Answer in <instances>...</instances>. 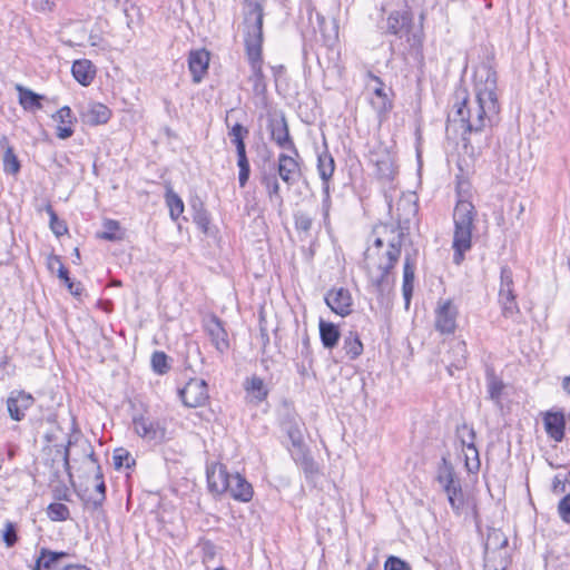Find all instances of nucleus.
Returning a JSON list of instances; mask_svg holds the SVG:
<instances>
[{"label": "nucleus", "instance_id": "nucleus-56", "mask_svg": "<svg viewBox=\"0 0 570 570\" xmlns=\"http://www.w3.org/2000/svg\"><path fill=\"white\" fill-rule=\"evenodd\" d=\"M33 7L37 11L50 12L55 9L56 2L55 0H36Z\"/></svg>", "mask_w": 570, "mask_h": 570}, {"label": "nucleus", "instance_id": "nucleus-1", "mask_svg": "<svg viewBox=\"0 0 570 570\" xmlns=\"http://www.w3.org/2000/svg\"><path fill=\"white\" fill-rule=\"evenodd\" d=\"M497 72L489 63H481L474 71L473 100L466 89L455 91V102L448 116L446 130H460L464 147L472 145V136L481 135L499 120L500 104L497 95Z\"/></svg>", "mask_w": 570, "mask_h": 570}, {"label": "nucleus", "instance_id": "nucleus-24", "mask_svg": "<svg viewBox=\"0 0 570 570\" xmlns=\"http://www.w3.org/2000/svg\"><path fill=\"white\" fill-rule=\"evenodd\" d=\"M448 371L453 375L452 368L462 370L466 364L468 350L463 341H454L449 351Z\"/></svg>", "mask_w": 570, "mask_h": 570}, {"label": "nucleus", "instance_id": "nucleus-40", "mask_svg": "<svg viewBox=\"0 0 570 570\" xmlns=\"http://www.w3.org/2000/svg\"><path fill=\"white\" fill-rule=\"evenodd\" d=\"M416 200L417 199H416L415 193L404 194V197L401 199V202L399 204V209L404 210L406 219L410 216L415 215V213L417 212Z\"/></svg>", "mask_w": 570, "mask_h": 570}, {"label": "nucleus", "instance_id": "nucleus-61", "mask_svg": "<svg viewBox=\"0 0 570 570\" xmlns=\"http://www.w3.org/2000/svg\"><path fill=\"white\" fill-rule=\"evenodd\" d=\"M61 570H90V568H88L85 564L75 563V564H65Z\"/></svg>", "mask_w": 570, "mask_h": 570}, {"label": "nucleus", "instance_id": "nucleus-45", "mask_svg": "<svg viewBox=\"0 0 570 570\" xmlns=\"http://www.w3.org/2000/svg\"><path fill=\"white\" fill-rule=\"evenodd\" d=\"M153 370L158 374H165L169 370L167 355L164 352H155L151 356Z\"/></svg>", "mask_w": 570, "mask_h": 570}, {"label": "nucleus", "instance_id": "nucleus-48", "mask_svg": "<svg viewBox=\"0 0 570 570\" xmlns=\"http://www.w3.org/2000/svg\"><path fill=\"white\" fill-rule=\"evenodd\" d=\"M295 227L297 230L307 233L312 227L313 218L304 212H296L294 215Z\"/></svg>", "mask_w": 570, "mask_h": 570}, {"label": "nucleus", "instance_id": "nucleus-47", "mask_svg": "<svg viewBox=\"0 0 570 570\" xmlns=\"http://www.w3.org/2000/svg\"><path fill=\"white\" fill-rule=\"evenodd\" d=\"M3 542L8 548L13 547L18 541L17 528L14 523L8 521L2 531Z\"/></svg>", "mask_w": 570, "mask_h": 570}, {"label": "nucleus", "instance_id": "nucleus-35", "mask_svg": "<svg viewBox=\"0 0 570 570\" xmlns=\"http://www.w3.org/2000/svg\"><path fill=\"white\" fill-rule=\"evenodd\" d=\"M317 169L320 173V178H332L335 164L333 157L327 151H324L317 156Z\"/></svg>", "mask_w": 570, "mask_h": 570}, {"label": "nucleus", "instance_id": "nucleus-19", "mask_svg": "<svg viewBox=\"0 0 570 570\" xmlns=\"http://www.w3.org/2000/svg\"><path fill=\"white\" fill-rule=\"evenodd\" d=\"M227 492L239 502H249L254 494L252 484L239 473L232 475Z\"/></svg>", "mask_w": 570, "mask_h": 570}, {"label": "nucleus", "instance_id": "nucleus-20", "mask_svg": "<svg viewBox=\"0 0 570 570\" xmlns=\"http://www.w3.org/2000/svg\"><path fill=\"white\" fill-rule=\"evenodd\" d=\"M209 65V52L205 49L195 50L189 53L188 66L193 76V81L199 83L207 72Z\"/></svg>", "mask_w": 570, "mask_h": 570}, {"label": "nucleus", "instance_id": "nucleus-23", "mask_svg": "<svg viewBox=\"0 0 570 570\" xmlns=\"http://www.w3.org/2000/svg\"><path fill=\"white\" fill-rule=\"evenodd\" d=\"M71 72L81 86H89L96 76V68L90 60L79 59L73 61Z\"/></svg>", "mask_w": 570, "mask_h": 570}, {"label": "nucleus", "instance_id": "nucleus-8", "mask_svg": "<svg viewBox=\"0 0 570 570\" xmlns=\"http://www.w3.org/2000/svg\"><path fill=\"white\" fill-rule=\"evenodd\" d=\"M434 314V326L438 332L448 335L455 332L459 311L451 299H440Z\"/></svg>", "mask_w": 570, "mask_h": 570}, {"label": "nucleus", "instance_id": "nucleus-22", "mask_svg": "<svg viewBox=\"0 0 570 570\" xmlns=\"http://www.w3.org/2000/svg\"><path fill=\"white\" fill-rule=\"evenodd\" d=\"M53 120L59 125L57 126V137L60 139H68L73 135L72 125L76 118L72 115L70 107H61L53 116Z\"/></svg>", "mask_w": 570, "mask_h": 570}, {"label": "nucleus", "instance_id": "nucleus-25", "mask_svg": "<svg viewBox=\"0 0 570 570\" xmlns=\"http://www.w3.org/2000/svg\"><path fill=\"white\" fill-rule=\"evenodd\" d=\"M373 161L376 168V178H394L399 175V167L390 154H379Z\"/></svg>", "mask_w": 570, "mask_h": 570}, {"label": "nucleus", "instance_id": "nucleus-38", "mask_svg": "<svg viewBox=\"0 0 570 570\" xmlns=\"http://www.w3.org/2000/svg\"><path fill=\"white\" fill-rule=\"evenodd\" d=\"M499 293L507 295L514 293L513 274L511 268L508 266L501 267Z\"/></svg>", "mask_w": 570, "mask_h": 570}, {"label": "nucleus", "instance_id": "nucleus-5", "mask_svg": "<svg viewBox=\"0 0 570 570\" xmlns=\"http://www.w3.org/2000/svg\"><path fill=\"white\" fill-rule=\"evenodd\" d=\"M384 32L405 39L410 48H415L421 45L420 36L413 31V16L409 9L393 11L389 14L384 27Z\"/></svg>", "mask_w": 570, "mask_h": 570}, {"label": "nucleus", "instance_id": "nucleus-62", "mask_svg": "<svg viewBox=\"0 0 570 570\" xmlns=\"http://www.w3.org/2000/svg\"><path fill=\"white\" fill-rule=\"evenodd\" d=\"M562 387L568 394H570V375L563 379Z\"/></svg>", "mask_w": 570, "mask_h": 570}, {"label": "nucleus", "instance_id": "nucleus-31", "mask_svg": "<svg viewBox=\"0 0 570 570\" xmlns=\"http://www.w3.org/2000/svg\"><path fill=\"white\" fill-rule=\"evenodd\" d=\"M298 156L293 153L286 155L281 154L278 158V174L281 178H289L291 175H295L299 171V165L296 160Z\"/></svg>", "mask_w": 570, "mask_h": 570}, {"label": "nucleus", "instance_id": "nucleus-54", "mask_svg": "<svg viewBox=\"0 0 570 570\" xmlns=\"http://www.w3.org/2000/svg\"><path fill=\"white\" fill-rule=\"evenodd\" d=\"M570 487V482L567 478L561 479L560 475H556L552 481V492L553 493H564L567 489Z\"/></svg>", "mask_w": 570, "mask_h": 570}, {"label": "nucleus", "instance_id": "nucleus-55", "mask_svg": "<svg viewBox=\"0 0 570 570\" xmlns=\"http://www.w3.org/2000/svg\"><path fill=\"white\" fill-rule=\"evenodd\" d=\"M237 158V166L239 168L238 178H249L250 168L247 156H240Z\"/></svg>", "mask_w": 570, "mask_h": 570}, {"label": "nucleus", "instance_id": "nucleus-12", "mask_svg": "<svg viewBox=\"0 0 570 570\" xmlns=\"http://www.w3.org/2000/svg\"><path fill=\"white\" fill-rule=\"evenodd\" d=\"M325 303L335 314L345 317L353 311V298L347 288L334 287L325 295Z\"/></svg>", "mask_w": 570, "mask_h": 570}, {"label": "nucleus", "instance_id": "nucleus-60", "mask_svg": "<svg viewBox=\"0 0 570 570\" xmlns=\"http://www.w3.org/2000/svg\"><path fill=\"white\" fill-rule=\"evenodd\" d=\"M323 191H324V194H325V198H324L325 215H327V210H328V209H327V205H326V203H327V200H328V198H330V194H328V191H330L328 180H323Z\"/></svg>", "mask_w": 570, "mask_h": 570}, {"label": "nucleus", "instance_id": "nucleus-14", "mask_svg": "<svg viewBox=\"0 0 570 570\" xmlns=\"http://www.w3.org/2000/svg\"><path fill=\"white\" fill-rule=\"evenodd\" d=\"M459 438L461 440L462 446L465 448L469 452H473V458H470L469 453H465V466L469 472H476L480 469V459L479 452L475 446V431L473 428L463 424L458 429Z\"/></svg>", "mask_w": 570, "mask_h": 570}, {"label": "nucleus", "instance_id": "nucleus-58", "mask_svg": "<svg viewBox=\"0 0 570 570\" xmlns=\"http://www.w3.org/2000/svg\"><path fill=\"white\" fill-rule=\"evenodd\" d=\"M68 289L73 296H80L82 293V285L80 282H73L69 284Z\"/></svg>", "mask_w": 570, "mask_h": 570}, {"label": "nucleus", "instance_id": "nucleus-30", "mask_svg": "<svg viewBox=\"0 0 570 570\" xmlns=\"http://www.w3.org/2000/svg\"><path fill=\"white\" fill-rule=\"evenodd\" d=\"M370 102L380 116L387 114L393 107L392 100L389 98L385 89L373 88Z\"/></svg>", "mask_w": 570, "mask_h": 570}, {"label": "nucleus", "instance_id": "nucleus-4", "mask_svg": "<svg viewBox=\"0 0 570 570\" xmlns=\"http://www.w3.org/2000/svg\"><path fill=\"white\" fill-rule=\"evenodd\" d=\"M470 187V180H458L456 194L459 199L453 213L454 233L452 242L453 262L456 265L462 263L464 254L472 247V229L476 212L474 205L465 199Z\"/></svg>", "mask_w": 570, "mask_h": 570}, {"label": "nucleus", "instance_id": "nucleus-13", "mask_svg": "<svg viewBox=\"0 0 570 570\" xmlns=\"http://www.w3.org/2000/svg\"><path fill=\"white\" fill-rule=\"evenodd\" d=\"M289 438L293 445L297 448V451L293 454V459L303 470L305 478L308 481H315L320 474L318 464L302 446V438L299 435H296L294 432H289Z\"/></svg>", "mask_w": 570, "mask_h": 570}, {"label": "nucleus", "instance_id": "nucleus-64", "mask_svg": "<svg viewBox=\"0 0 570 570\" xmlns=\"http://www.w3.org/2000/svg\"><path fill=\"white\" fill-rule=\"evenodd\" d=\"M60 279L65 282V284L67 285V287H69V284H70V283H73V282L70 279V277H69V273L67 274V278H60Z\"/></svg>", "mask_w": 570, "mask_h": 570}, {"label": "nucleus", "instance_id": "nucleus-2", "mask_svg": "<svg viewBox=\"0 0 570 570\" xmlns=\"http://www.w3.org/2000/svg\"><path fill=\"white\" fill-rule=\"evenodd\" d=\"M379 235L364 253V269L372 291L380 297L389 294L393 287L394 269L400 256L403 234L384 225L374 230Z\"/></svg>", "mask_w": 570, "mask_h": 570}, {"label": "nucleus", "instance_id": "nucleus-46", "mask_svg": "<svg viewBox=\"0 0 570 570\" xmlns=\"http://www.w3.org/2000/svg\"><path fill=\"white\" fill-rule=\"evenodd\" d=\"M249 130L243 125L236 122L229 130L228 136L234 145L240 144L245 141V138L248 136Z\"/></svg>", "mask_w": 570, "mask_h": 570}, {"label": "nucleus", "instance_id": "nucleus-51", "mask_svg": "<svg viewBox=\"0 0 570 570\" xmlns=\"http://www.w3.org/2000/svg\"><path fill=\"white\" fill-rule=\"evenodd\" d=\"M266 185V189L268 191L269 198L272 203H276L277 205L282 204V199L278 194L279 186L277 180H263Z\"/></svg>", "mask_w": 570, "mask_h": 570}, {"label": "nucleus", "instance_id": "nucleus-34", "mask_svg": "<svg viewBox=\"0 0 570 570\" xmlns=\"http://www.w3.org/2000/svg\"><path fill=\"white\" fill-rule=\"evenodd\" d=\"M344 350L350 360H356L363 352V344L356 333L351 332L344 340Z\"/></svg>", "mask_w": 570, "mask_h": 570}, {"label": "nucleus", "instance_id": "nucleus-37", "mask_svg": "<svg viewBox=\"0 0 570 570\" xmlns=\"http://www.w3.org/2000/svg\"><path fill=\"white\" fill-rule=\"evenodd\" d=\"M499 303L504 317H512L514 314L519 313L515 293L510 295L499 293Z\"/></svg>", "mask_w": 570, "mask_h": 570}, {"label": "nucleus", "instance_id": "nucleus-50", "mask_svg": "<svg viewBox=\"0 0 570 570\" xmlns=\"http://www.w3.org/2000/svg\"><path fill=\"white\" fill-rule=\"evenodd\" d=\"M384 570H412L411 566L399 557L390 556L385 563Z\"/></svg>", "mask_w": 570, "mask_h": 570}, {"label": "nucleus", "instance_id": "nucleus-21", "mask_svg": "<svg viewBox=\"0 0 570 570\" xmlns=\"http://www.w3.org/2000/svg\"><path fill=\"white\" fill-rule=\"evenodd\" d=\"M414 278H415V259L411 254H406L404 257L403 265V284H402V294L405 302V308L407 309L411 304V298L414 289Z\"/></svg>", "mask_w": 570, "mask_h": 570}, {"label": "nucleus", "instance_id": "nucleus-16", "mask_svg": "<svg viewBox=\"0 0 570 570\" xmlns=\"http://www.w3.org/2000/svg\"><path fill=\"white\" fill-rule=\"evenodd\" d=\"M205 331L208 334L212 344L219 353H225L229 348L228 334L223 322L215 315H212L205 323Z\"/></svg>", "mask_w": 570, "mask_h": 570}, {"label": "nucleus", "instance_id": "nucleus-59", "mask_svg": "<svg viewBox=\"0 0 570 570\" xmlns=\"http://www.w3.org/2000/svg\"><path fill=\"white\" fill-rule=\"evenodd\" d=\"M367 77H368V79H370L371 81H373V82H374V86H372V89H373V88L385 89V88H384V87H385V85H384V82L382 81V79H381L380 77L375 76V75H374V73H372V72H368V73H367Z\"/></svg>", "mask_w": 570, "mask_h": 570}, {"label": "nucleus", "instance_id": "nucleus-41", "mask_svg": "<svg viewBox=\"0 0 570 570\" xmlns=\"http://www.w3.org/2000/svg\"><path fill=\"white\" fill-rule=\"evenodd\" d=\"M247 391L252 392L258 401H263L267 396V390L264 381L258 376H253L246 386Z\"/></svg>", "mask_w": 570, "mask_h": 570}, {"label": "nucleus", "instance_id": "nucleus-27", "mask_svg": "<svg viewBox=\"0 0 570 570\" xmlns=\"http://www.w3.org/2000/svg\"><path fill=\"white\" fill-rule=\"evenodd\" d=\"M318 326L320 337L323 346L328 350L334 348L337 345L338 340L341 337L338 327L331 322H325L324 320L320 321Z\"/></svg>", "mask_w": 570, "mask_h": 570}, {"label": "nucleus", "instance_id": "nucleus-15", "mask_svg": "<svg viewBox=\"0 0 570 570\" xmlns=\"http://www.w3.org/2000/svg\"><path fill=\"white\" fill-rule=\"evenodd\" d=\"M233 474L227 471L226 465L216 463L207 469L208 489L214 494L226 493Z\"/></svg>", "mask_w": 570, "mask_h": 570}, {"label": "nucleus", "instance_id": "nucleus-10", "mask_svg": "<svg viewBox=\"0 0 570 570\" xmlns=\"http://www.w3.org/2000/svg\"><path fill=\"white\" fill-rule=\"evenodd\" d=\"M268 129L271 132L272 140L282 149L293 153L298 156V151L295 144L289 135L287 120L284 114L278 118L273 117L268 120Z\"/></svg>", "mask_w": 570, "mask_h": 570}, {"label": "nucleus", "instance_id": "nucleus-43", "mask_svg": "<svg viewBox=\"0 0 570 570\" xmlns=\"http://www.w3.org/2000/svg\"><path fill=\"white\" fill-rule=\"evenodd\" d=\"M46 210L47 213L49 214V217H50V228L52 230V233L57 236H61L63 234L67 233V226L65 224L63 220H60L56 214V212L53 210L52 206L51 205H47L46 207Z\"/></svg>", "mask_w": 570, "mask_h": 570}, {"label": "nucleus", "instance_id": "nucleus-53", "mask_svg": "<svg viewBox=\"0 0 570 570\" xmlns=\"http://www.w3.org/2000/svg\"><path fill=\"white\" fill-rule=\"evenodd\" d=\"M106 230L102 233L101 237L107 240L117 239L115 232L119 228V224L116 220H106L104 224Z\"/></svg>", "mask_w": 570, "mask_h": 570}, {"label": "nucleus", "instance_id": "nucleus-32", "mask_svg": "<svg viewBox=\"0 0 570 570\" xmlns=\"http://www.w3.org/2000/svg\"><path fill=\"white\" fill-rule=\"evenodd\" d=\"M166 205L169 209V215L173 220H177L179 216L184 213V202L179 197L178 194H176L170 185L166 186V194H165Z\"/></svg>", "mask_w": 570, "mask_h": 570}, {"label": "nucleus", "instance_id": "nucleus-63", "mask_svg": "<svg viewBox=\"0 0 570 570\" xmlns=\"http://www.w3.org/2000/svg\"><path fill=\"white\" fill-rule=\"evenodd\" d=\"M235 147H236V153H237V151H243L244 149H246L245 141H244V142H240V144L235 145Z\"/></svg>", "mask_w": 570, "mask_h": 570}, {"label": "nucleus", "instance_id": "nucleus-57", "mask_svg": "<svg viewBox=\"0 0 570 570\" xmlns=\"http://www.w3.org/2000/svg\"><path fill=\"white\" fill-rule=\"evenodd\" d=\"M72 444L71 440L68 441L67 445L61 446L62 450H58L59 453L62 455L63 466L65 470L69 472L70 470V445Z\"/></svg>", "mask_w": 570, "mask_h": 570}, {"label": "nucleus", "instance_id": "nucleus-26", "mask_svg": "<svg viewBox=\"0 0 570 570\" xmlns=\"http://www.w3.org/2000/svg\"><path fill=\"white\" fill-rule=\"evenodd\" d=\"M111 116L110 109L100 102L90 104L83 114L86 122L90 125L106 124Z\"/></svg>", "mask_w": 570, "mask_h": 570}, {"label": "nucleus", "instance_id": "nucleus-6", "mask_svg": "<svg viewBox=\"0 0 570 570\" xmlns=\"http://www.w3.org/2000/svg\"><path fill=\"white\" fill-rule=\"evenodd\" d=\"M82 452L85 454L86 461L91 465L92 470H95V479L97 484L95 487V493L82 497V501L86 508L98 510L102 507L106 500V484L104 482V475L101 472V468L98 464V461L95 456V451L92 445L88 441H82L80 443Z\"/></svg>", "mask_w": 570, "mask_h": 570}, {"label": "nucleus", "instance_id": "nucleus-7", "mask_svg": "<svg viewBox=\"0 0 570 570\" xmlns=\"http://www.w3.org/2000/svg\"><path fill=\"white\" fill-rule=\"evenodd\" d=\"M132 426L136 434L146 441L163 442L166 439V426L160 420L138 415L132 417Z\"/></svg>", "mask_w": 570, "mask_h": 570}, {"label": "nucleus", "instance_id": "nucleus-52", "mask_svg": "<svg viewBox=\"0 0 570 570\" xmlns=\"http://www.w3.org/2000/svg\"><path fill=\"white\" fill-rule=\"evenodd\" d=\"M503 384L497 379H491L488 383V393L492 400H499L502 393Z\"/></svg>", "mask_w": 570, "mask_h": 570}, {"label": "nucleus", "instance_id": "nucleus-18", "mask_svg": "<svg viewBox=\"0 0 570 570\" xmlns=\"http://www.w3.org/2000/svg\"><path fill=\"white\" fill-rule=\"evenodd\" d=\"M543 424L547 434L553 441L561 442L563 440L566 430V419L562 412H547L543 416Z\"/></svg>", "mask_w": 570, "mask_h": 570}, {"label": "nucleus", "instance_id": "nucleus-39", "mask_svg": "<svg viewBox=\"0 0 570 570\" xmlns=\"http://www.w3.org/2000/svg\"><path fill=\"white\" fill-rule=\"evenodd\" d=\"M3 169L7 175H16L20 169V163L10 146L7 147L3 155Z\"/></svg>", "mask_w": 570, "mask_h": 570}, {"label": "nucleus", "instance_id": "nucleus-9", "mask_svg": "<svg viewBox=\"0 0 570 570\" xmlns=\"http://www.w3.org/2000/svg\"><path fill=\"white\" fill-rule=\"evenodd\" d=\"M179 397L187 407L205 405L209 397L207 383L200 379L189 380L186 385L179 390Z\"/></svg>", "mask_w": 570, "mask_h": 570}, {"label": "nucleus", "instance_id": "nucleus-49", "mask_svg": "<svg viewBox=\"0 0 570 570\" xmlns=\"http://www.w3.org/2000/svg\"><path fill=\"white\" fill-rule=\"evenodd\" d=\"M558 514L564 523L570 524V492L559 501Z\"/></svg>", "mask_w": 570, "mask_h": 570}, {"label": "nucleus", "instance_id": "nucleus-3", "mask_svg": "<svg viewBox=\"0 0 570 570\" xmlns=\"http://www.w3.org/2000/svg\"><path fill=\"white\" fill-rule=\"evenodd\" d=\"M263 21L264 9L257 1H247L244 8V42L246 55L250 65L249 82L253 85L255 96H265L267 86L263 73Z\"/></svg>", "mask_w": 570, "mask_h": 570}, {"label": "nucleus", "instance_id": "nucleus-29", "mask_svg": "<svg viewBox=\"0 0 570 570\" xmlns=\"http://www.w3.org/2000/svg\"><path fill=\"white\" fill-rule=\"evenodd\" d=\"M436 481L443 490L459 481L452 464L446 460V458H442L441 460L438 468Z\"/></svg>", "mask_w": 570, "mask_h": 570}, {"label": "nucleus", "instance_id": "nucleus-11", "mask_svg": "<svg viewBox=\"0 0 570 570\" xmlns=\"http://www.w3.org/2000/svg\"><path fill=\"white\" fill-rule=\"evenodd\" d=\"M33 403L35 397L30 393L23 390L11 391L7 399V410L9 416L13 421H22L27 411L33 405Z\"/></svg>", "mask_w": 570, "mask_h": 570}, {"label": "nucleus", "instance_id": "nucleus-36", "mask_svg": "<svg viewBox=\"0 0 570 570\" xmlns=\"http://www.w3.org/2000/svg\"><path fill=\"white\" fill-rule=\"evenodd\" d=\"M47 515L51 521L62 522L69 519V508L60 502L50 503L47 508Z\"/></svg>", "mask_w": 570, "mask_h": 570}, {"label": "nucleus", "instance_id": "nucleus-33", "mask_svg": "<svg viewBox=\"0 0 570 570\" xmlns=\"http://www.w3.org/2000/svg\"><path fill=\"white\" fill-rule=\"evenodd\" d=\"M443 491L448 495V501L451 508L453 509V511H455V513L459 514L462 508L464 507V497L460 480L452 484L451 487L445 488Z\"/></svg>", "mask_w": 570, "mask_h": 570}, {"label": "nucleus", "instance_id": "nucleus-28", "mask_svg": "<svg viewBox=\"0 0 570 570\" xmlns=\"http://www.w3.org/2000/svg\"><path fill=\"white\" fill-rule=\"evenodd\" d=\"M17 90L19 92V104L24 110H36L42 108L41 100L45 98L42 95H39L31 89L24 88L21 85L17 86Z\"/></svg>", "mask_w": 570, "mask_h": 570}, {"label": "nucleus", "instance_id": "nucleus-44", "mask_svg": "<svg viewBox=\"0 0 570 570\" xmlns=\"http://www.w3.org/2000/svg\"><path fill=\"white\" fill-rule=\"evenodd\" d=\"M47 267L51 273H57L59 278H67L68 269L57 255H50L47 259Z\"/></svg>", "mask_w": 570, "mask_h": 570}, {"label": "nucleus", "instance_id": "nucleus-17", "mask_svg": "<svg viewBox=\"0 0 570 570\" xmlns=\"http://www.w3.org/2000/svg\"><path fill=\"white\" fill-rule=\"evenodd\" d=\"M67 557H69L68 552L41 548L32 570H61L63 567L61 561Z\"/></svg>", "mask_w": 570, "mask_h": 570}, {"label": "nucleus", "instance_id": "nucleus-42", "mask_svg": "<svg viewBox=\"0 0 570 570\" xmlns=\"http://www.w3.org/2000/svg\"><path fill=\"white\" fill-rule=\"evenodd\" d=\"M114 464L116 469H120L122 466L130 468L135 464V460L131 458L130 453L124 448H118L114 451Z\"/></svg>", "mask_w": 570, "mask_h": 570}]
</instances>
